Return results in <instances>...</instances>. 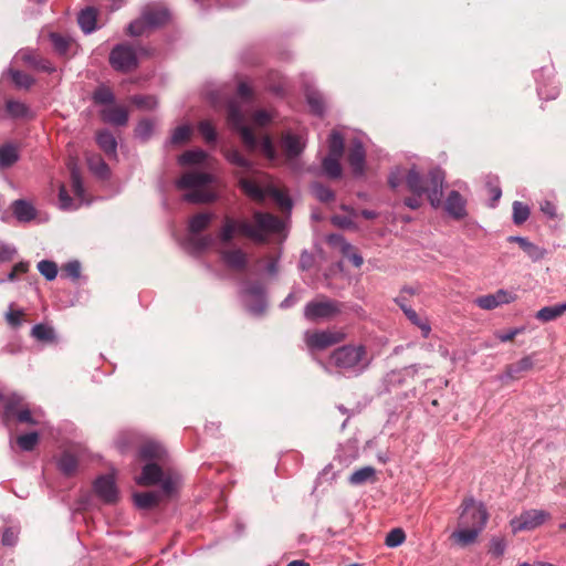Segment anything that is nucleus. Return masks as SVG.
Wrapping results in <instances>:
<instances>
[{
  "instance_id": "f257e3e1",
  "label": "nucleus",
  "mask_w": 566,
  "mask_h": 566,
  "mask_svg": "<svg viewBox=\"0 0 566 566\" xmlns=\"http://www.w3.org/2000/svg\"><path fill=\"white\" fill-rule=\"evenodd\" d=\"M458 514L457 528L449 539L460 548L476 544L490 518L488 507L473 496H465L458 507Z\"/></svg>"
},
{
  "instance_id": "f03ea898",
  "label": "nucleus",
  "mask_w": 566,
  "mask_h": 566,
  "mask_svg": "<svg viewBox=\"0 0 566 566\" xmlns=\"http://www.w3.org/2000/svg\"><path fill=\"white\" fill-rule=\"evenodd\" d=\"M405 178L408 190L413 193V197L406 198L403 201L408 208L419 209L422 195L427 196L432 208L437 209L442 205V188L446 179L443 170L433 168L426 178L412 166Z\"/></svg>"
},
{
  "instance_id": "7ed1b4c3",
  "label": "nucleus",
  "mask_w": 566,
  "mask_h": 566,
  "mask_svg": "<svg viewBox=\"0 0 566 566\" xmlns=\"http://www.w3.org/2000/svg\"><path fill=\"white\" fill-rule=\"evenodd\" d=\"M371 358L365 345H343L334 349L325 363H319L328 374L359 376L370 365Z\"/></svg>"
},
{
  "instance_id": "20e7f679",
  "label": "nucleus",
  "mask_w": 566,
  "mask_h": 566,
  "mask_svg": "<svg viewBox=\"0 0 566 566\" xmlns=\"http://www.w3.org/2000/svg\"><path fill=\"white\" fill-rule=\"evenodd\" d=\"M228 124L230 127L240 134L243 145L249 151L259 150L270 161H275L277 154L272 139L269 136H263L261 140L256 138L251 127L247 124V117L235 102H230L228 105Z\"/></svg>"
},
{
  "instance_id": "39448f33",
  "label": "nucleus",
  "mask_w": 566,
  "mask_h": 566,
  "mask_svg": "<svg viewBox=\"0 0 566 566\" xmlns=\"http://www.w3.org/2000/svg\"><path fill=\"white\" fill-rule=\"evenodd\" d=\"M224 156L230 164L241 169V171L238 172L239 185L244 193L253 200L262 201L268 189L264 190L259 185L262 176L259 171L254 170L252 163L243 157L237 149L226 150Z\"/></svg>"
},
{
  "instance_id": "423d86ee",
  "label": "nucleus",
  "mask_w": 566,
  "mask_h": 566,
  "mask_svg": "<svg viewBox=\"0 0 566 566\" xmlns=\"http://www.w3.org/2000/svg\"><path fill=\"white\" fill-rule=\"evenodd\" d=\"M212 182V176L202 171H188L184 174L176 182L177 188L186 189L184 200L191 203H203L214 200L216 195L208 189Z\"/></svg>"
},
{
  "instance_id": "0eeeda50",
  "label": "nucleus",
  "mask_w": 566,
  "mask_h": 566,
  "mask_svg": "<svg viewBox=\"0 0 566 566\" xmlns=\"http://www.w3.org/2000/svg\"><path fill=\"white\" fill-rule=\"evenodd\" d=\"M253 221H241L239 227L242 234L256 242H264L269 234H280L284 228L283 221L271 213L255 212Z\"/></svg>"
},
{
  "instance_id": "6e6552de",
  "label": "nucleus",
  "mask_w": 566,
  "mask_h": 566,
  "mask_svg": "<svg viewBox=\"0 0 566 566\" xmlns=\"http://www.w3.org/2000/svg\"><path fill=\"white\" fill-rule=\"evenodd\" d=\"M170 18L169 11L161 4H147L139 19L130 22L127 27V33L132 36H139L148 28H158L164 25Z\"/></svg>"
},
{
  "instance_id": "1a4fd4ad",
  "label": "nucleus",
  "mask_w": 566,
  "mask_h": 566,
  "mask_svg": "<svg viewBox=\"0 0 566 566\" xmlns=\"http://www.w3.org/2000/svg\"><path fill=\"white\" fill-rule=\"evenodd\" d=\"M340 312L342 304L338 301L321 295L305 305L304 317L308 322L318 323L331 321Z\"/></svg>"
},
{
  "instance_id": "9d476101",
  "label": "nucleus",
  "mask_w": 566,
  "mask_h": 566,
  "mask_svg": "<svg viewBox=\"0 0 566 566\" xmlns=\"http://www.w3.org/2000/svg\"><path fill=\"white\" fill-rule=\"evenodd\" d=\"M11 417H15L19 422L29 424H40L42 412L40 409L31 410L23 403V397L12 394L6 398L3 421L8 423Z\"/></svg>"
},
{
  "instance_id": "9b49d317",
  "label": "nucleus",
  "mask_w": 566,
  "mask_h": 566,
  "mask_svg": "<svg viewBox=\"0 0 566 566\" xmlns=\"http://www.w3.org/2000/svg\"><path fill=\"white\" fill-rule=\"evenodd\" d=\"M136 482L145 486L160 483L161 492L166 495H170L177 485V479L171 475L164 476L163 470L155 463L146 464Z\"/></svg>"
},
{
  "instance_id": "f8f14e48",
  "label": "nucleus",
  "mask_w": 566,
  "mask_h": 566,
  "mask_svg": "<svg viewBox=\"0 0 566 566\" xmlns=\"http://www.w3.org/2000/svg\"><path fill=\"white\" fill-rule=\"evenodd\" d=\"M138 60L135 49L126 43L117 44L109 54V64L119 72H128L137 66Z\"/></svg>"
},
{
  "instance_id": "ddd939ff",
  "label": "nucleus",
  "mask_w": 566,
  "mask_h": 566,
  "mask_svg": "<svg viewBox=\"0 0 566 566\" xmlns=\"http://www.w3.org/2000/svg\"><path fill=\"white\" fill-rule=\"evenodd\" d=\"M551 518V514L544 510H526L511 520L510 525L514 534L522 531H532Z\"/></svg>"
},
{
  "instance_id": "4468645a",
  "label": "nucleus",
  "mask_w": 566,
  "mask_h": 566,
  "mask_svg": "<svg viewBox=\"0 0 566 566\" xmlns=\"http://www.w3.org/2000/svg\"><path fill=\"white\" fill-rule=\"evenodd\" d=\"M212 219L213 214L211 213H198L190 219L189 230L193 234V237L191 238V244L197 250H203L213 244L214 238L212 235H196L202 230H205L210 224Z\"/></svg>"
},
{
  "instance_id": "2eb2a0df",
  "label": "nucleus",
  "mask_w": 566,
  "mask_h": 566,
  "mask_svg": "<svg viewBox=\"0 0 566 566\" xmlns=\"http://www.w3.org/2000/svg\"><path fill=\"white\" fill-rule=\"evenodd\" d=\"M344 338V333L332 331L306 332L304 335V340L307 347L312 350H323L329 346L340 343Z\"/></svg>"
},
{
  "instance_id": "dca6fc26",
  "label": "nucleus",
  "mask_w": 566,
  "mask_h": 566,
  "mask_svg": "<svg viewBox=\"0 0 566 566\" xmlns=\"http://www.w3.org/2000/svg\"><path fill=\"white\" fill-rule=\"evenodd\" d=\"M243 302L252 315H261L266 307L264 289L261 284H251L243 291Z\"/></svg>"
},
{
  "instance_id": "f3484780",
  "label": "nucleus",
  "mask_w": 566,
  "mask_h": 566,
  "mask_svg": "<svg viewBox=\"0 0 566 566\" xmlns=\"http://www.w3.org/2000/svg\"><path fill=\"white\" fill-rule=\"evenodd\" d=\"M516 296L506 290H497L493 294L480 296L475 300V304L482 310H494L501 305L514 302Z\"/></svg>"
},
{
  "instance_id": "a211bd4d",
  "label": "nucleus",
  "mask_w": 566,
  "mask_h": 566,
  "mask_svg": "<svg viewBox=\"0 0 566 566\" xmlns=\"http://www.w3.org/2000/svg\"><path fill=\"white\" fill-rule=\"evenodd\" d=\"M446 212L455 220L467 217V199L457 190H451L444 201Z\"/></svg>"
},
{
  "instance_id": "6ab92c4d",
  "label": "nucleus",
  "mask_w": 566,
  "mask_h": 566,
  "mask_svg": "<svg viewBox=\"0 0 566 566\" xmlns=\"http://www.w3.org/2000/svg\"><path fill=\"white\" fill-rule=\"evenodd\" d=\"M94 490L107 503L115 502L117 499V489L112 475L99 476L94 483Z\"/></svg>"
},
{
  "instance_id": "aec40b11",
  "label": "nucleus",
  "mask_w": 566,
  "mask_h": 566,
  "mask_svg": "<svg viewBox=\"0 0 566 566\" xmlns=\"http://www.w3.org/2000/svg\"><path fill=\"white\" fill-rule=\"evenodd\" d=\"M365 149L359 139H354L352 142L349 153H348V163L353 169L354 175L361 176L365 171Z\"/></svg>"
},
{
  "instance_id": "412c9836",
  "label": "nucleus",
  "mask_w": 566,
  "mask_h": 566,
  "mask_svg": "<svg viewBox=\"0 0 566 566\" xmlns=\"http://www.w3.org/2000/svg\"><path fill=\"white\" fill-rule=\"evenodd\" d=\"M281 144L289 158L298 156L305 147L304 138L301 135H294L292 133L284 134Z\"/></svg>"
},
{
  "instance_id": "4be33fe9",
  "label": "nucleus",
  "mask_w": 566,
  "mask_h": 566,
  "mask_svg": "<svg viewBox=\"0 0 566 566\" xmlns=\"http://www.w3.org/2000/svg\"><path fill=\"white\" fill-rule=\"evenodd\" d=\"M102 119L106 123L123 126L128 120V113L122 106L109 105L102 109L101 112Z\"/></svg>"
},
{
  "instance_id": "5701e85b",
  "label": "nucleus",
  "mask_w": 566,
  "mask_h": 566,
  "mask_svg": "<svg viewBox=\"0 0 566 566\" xmlns=\"http://www.w3.org/2000/svg\"><path fill=\"white\" fill-rule=\"evenodd\" d=\"M12 212L18 221L29 222L36 216L34 207L27 200L18 199L11 205Z\"/></svg>"
},
{
  "instance_id": "b1692460",
  "label": "nucleus",
  "mask_w": 566,
  "mask_h": 566,
  "mask_svg": "<svg viewBox=\"0 0 566 566\" xmlns=\"http://www.w3.org/2000/svg\"><path fill=\"white\" fill-rule=\"evenodd\" d=\"M97 14V10L93 7H87L78 13L77 22L85 34H90L96 30Z\"/></svg>"
},
{
  "instance_id": "393cba45",
  "label": "nucleus",
  "mask_w": 566,
  "mask_h": 566,
  "mask_svg": "<svg viewBox=\"0 0 566 566\" xmlns=\"http://www.w3.org/2000/svg\"><path fill=\"white\" fill-rule=\"evenodd\" d=\"M221 256L223 262L233 270H243L247 265V255L241 249L224 250Z\"/></svg>"
},
{
  "instance_id": "a878e982",
  "label": "nucleus",
  "mask_w": 566,
  "mask_h": 566,
  "mask_svg": "<svg viewBox=\"0 0 566 566\" xmlns=\"http://www.w3.org/2000/svg\"><path fill=\"white\" fill-rule=\"evenodd\" d=\"M96 142L99 148L108 156H117V142L114 135L108 130H102L96 135Z\"/></svg>"
},
{
  "instance_id": "bb28decb",
  "label": "nucleus",
  "mask_w": 566,
  "mask_h": 566,
  "mask_svg": "<svg viewBox=\"0 0 566 566\" xmlns=\"http://www.w3.org/2000/svg\"><path fill=\"white\" fill-rule=\"evenodd\" d=\"M565 312H566V302L555 304L552 306H545V307L541 308L539 311H537V313L535 314V317L543 323H547V322H551V321H554V319L560 317Z\"/></svg>"
},
{
  "instance_id": "cd10ccee",
  "label": "nucleus",
  "mask_w": 566,
  "mask_h": 566,
  "mask_svg": "<svg viewBox=\"0 0 566 566\" xmlns=\"http://www.w3.org/2000/svg\"><path fill=\"white\" fill-rule=\"evenodd\" d=\"M164 455V447L160 443L154 441L145 442L139 450V457L143 460H161Z\"/></svg>"
},
{
  "instance_id": "c85d7f7f",
  "label": "nucleus",
  "mask_w": 566,
  "mask_h": 566,
  "mask_svg": "<svg viewBox=\"0 0 566 566\" xmlns=\"http://www.w3.org/2000/svg\"><path fill=\"white\" fill-rule=\"evenodd\" d=\"M376 475L375 468L367 465L364 468H360L352 473V475L348 478V482L352 485H361L369 481H374Z\"/></svg>"
},
{
  "instance_id": "c756f323",
  "label": "nucleus",
  "mask_w": 566,
  "mask_h": 566,
  "mask_svg": "<svg viewBox=\"0 0 566 566\" xmlns=\"http://www.w3.org/2000/svg\"><path fill=\"white\" fill-rule=\"evenodd\" d=\"M340 158L342 157L327 155L323 159L322 167H323L324 174L328 178L336 179L342 176V167H340V163H339Z\"/></svg>"
},
{
  "instance_id": "7c9ffc66",
  "label": "nucleus",
  "mask_w": 566,
  "mask_h": 566,
  "mask_svg": "<svg viewBox=\"0 0 566 566\" xmlns=\"http://www.w3.org/2000/svg\"><path fill=\"white\" fill-rule=\"evenodd\" d=\"M78 459L71 451H64L59 461L57 467L66 475L73 474L77 469Z\"/></svg>"
},
{
  "instance_id": "2f4dec72",
  "label": "nucleus",
  "mask_w": 566,
  "mask_h": 566,
  "mask_svg": "<svg viewBox=\"0 0 566 566\" xmlns=\"http://www.w3.org/2000/svg\"><path fill=\"white\" fill-rule=\"evenodd\" d=\"M403 314L407 318L417 327L420 328L423 337H428L431 332V326L426 317H420L419 314L413 308H403Z\"/></svg>"
},
{
  "instance_id": "473e14b6",
  "label": "nucleus",
  "mask_w": 566,
  "mask_h": 566,
  "mask_svg": "<svg viewBox=\"0 0 566 566\" xmlns=\"http://www.w3.org/2000/svg\"><path fill=\"white\" fill-rule=\"evenodd\" d=\"M19 159L18 149L12 144H6L0 147V168H8Z\"/></svg>"
},
{
  "instance_id": "72a5a7b5",
  "label": "nucleus",
  "mask_w": 566,
  "mask_h": 566,
  "mask_svg": "<svg viewBox=\"0 0 566 566\" xmlns=\"http://www.w3.org/2000/svg\"><path fill=\"white\" fill-rule=\"evenodd\" d=\"M135 504L140 509H150L158 504L160 494L158 492H143L134 495Z\"/></svg>"
},
{
  "instance_id": "f704fd0d",
  "label": "nucleus",
  "mask_w": 566,
  "mask_h": 566,
  "mask_svg": "<svg viewBox=\"0 0 566 566\" xmlns=\"http://www.w3.org/2000/svg\"><path fill=\"white\" fill-rule=\"evenodd\" d=\"M240 222L241 221H234L233 219L228 218V217L226 218L224 223L219 233V238H220L221 242L228 243L233 239L235 232L241 233V230L239 227Z\"/></svg>"
},
{
  "instance_id": "c9c22d12",
  "label": "nucleus",
  "mask_w": 566,
  "mask_h": 566,
  "mask_svg": "<svg viewBox=\"0 0 566 566\" xmlns=\"http://www.w3.org/2000/svg\"><path fill=\"white\" fill-rule=\"evenodd\" d=\"M50 39L54 50L60 55H66L73 45V40L70 36H64L59 33H51Z\"/></svg>"
},
{
  "instance_id": "e433bc0d",
  "label": "nucleus",
  "mask_w": 566,
  "mask_h": 566,
  "mask_svg": "<svg viewBox=\"0 0 566 566\" xmlns=\"http://www.w3.org/2000/svg\"><path fill=\"white\" fill-rule=\"evenodd\" d=\"M532 367H533L532 358L524 357L521 360H518L517 363L507 366L505 375L507 378L514 379V378H517L518 374H521L523 371H527Z\"/></svg>"
},
{
  "instance_id": "4c0bfd02",
  "label": "nucleus",
  "mask_w": 566,
  "mask_h": 566,
  "mask_svg": "<svg viewBox=\"0 0 566 566\" xmlns=\"http://www.w3.org/2000/svg\"><path fill=\"white\" fill-rule=\"evenodd\" d=\"M88 167L99 178H107L109 176V168L99 156H91L87 158Z\"/></svg>"
},
{
  "instance_id": "58836bf2",
  "label": "nucleus",
  "mask_w": 566,
  "mask_h": 566,
  "mask_svg": "<svg viewBox=\"0 0 566 566\" xmlns=\"http://www.w3.org/2000/svg\"><path fill=\"white\" fill-rule=\"evenodd\" d=\"M328 150H329L328 151L329 156H336V157L343 156L344 139H343V136L336 130H333L329 135Z\"/></svg>"
},
{
  "instance_id": "ea45409f",
  "label": "nucleus",
  "mask_w": 566,
  "mask_h": 566,
  "mask_svg": "<svg viewBox=\"0 0 566 566\" xmlns=\"http://www.w3.org/2000/svg\"><path fill=\"white\" fill-rule=\"evenodd\" d=\"M307 104L311 111L316 115H323L325 103L321 93L316 91H308L306 94Z\"/></svg>"
},
{
  "instance_id": "a19ab883",
  "label": "nucleus",
  "mask_w": 566,
  "mask_h": 566,
  "mask_svg": "<svg viewBox=\"0 0 566 566\" xmlns=\"http://www.w3.org/2000/svg\"><path fill=\"white\" fill-rule=\"evenodd\" d=\"M207 153L201 149H195V150H188L184 153L180 158L179 163L181 165H197L201 164L206 160Z\"/></svg>"
},
{
  "instance_id": "79ce46f5",
  "label": "nucleus",
  "mask_w": 566,
  "mask_h": 566,
  "mask_svg": "<svg viewBox=\"0 0 566 566\" xmlns=\"http://www.w3.org/2000/svg\"><path fill=\"white\" fill-rule=\"evenodd\" d=\"M39 442L38 432H29L17 438V443L22 451H32Z\"/></svg>"
},
{
  "instance_id": "37998d69",
  "label": "nucleus",
  "mask_w": 566,
  "mask_h": 566,
  "mask_svg": "<svg viewBox=\"0 0 566 566\" xmlns=\"http://www.w3.org/2000/svg\"><path fill=\"white\" fill-rule=\"evenodd\" d=\"M9 73L13 83L20 88H30L35 82V80L27 73L15 70H9Z\"/></svg>"
},
{
  "instance_id": "c03bdc74",
  "label": "nucleus",
  "mask_w": 566,
  "mask_h": 566,
  "mask_svg": "<svg viewBox=\"0 0 566 566\" xmlns=\"http://www.w3.org/2000/svg\"><path fill=\"white\" fill-rule=\"evenodd\" d=\"M154 129H155V123L153 120L143 119L138 123V125L135 129V135L140 140L146 142L149 139V137L154 133Z\"/></svg>"
},
{
  "instance_id": "a18cd8bd",
  "label": "nucleus",
  "mask_w": 566,
  "mask_h": 566,
  "mask_svg": "<svg viewBox=\"0 0 566 566\" xmlns=\"http://www.w3.org/2000/svg\"><path fill=\"white\" fill-rule=\"evenodd\" d=\"M530 217V208L521 201L513 202V222L515 224L524 223Z\"/></svg>"
},
{
  "instance_id": "49530a36",
  "label": "nucleus",
  "mask_w": 566,
  "mask_h": 566,
  "mask_svg": "<svg viewBox=\"0 0 566 566\" xmlns=\"http://www.w3.org/2000/svg\"><path fill=\"white\" fill-rule=\"evenodd\" d=\"M70 170H71L72 190L81 203L83 201V196H84V188H83L82 179H81L80 172L75 166L70 167Z\"/></svg>"
},
{
  "instance_id": "de8ad7c7",
  "label": "nucleus",
  "mask_w": 566,
  "mask_h": 566,
  "mask_svg": "<svg viewBox=\"0 0 566 566\" xmlns=\"http://www.w3.org/2000/svg\"><path fill=\"white\" fill-rule=\"evenodd\" d=\"M312 192L322 202H329L335 198L333 190L319 182L312 186Z\"/></svg>"
},
{
  "instance_id": "09e8293b",
  "label": "nucleus",
  "mask_w": 566,
  "mask_h": 566,
  "mask_svg": "<svg viewBox=\"0 0 566 566\" xmlns=\"http://www.w3.org/2000/svg\"><path fill=\"white\" fill-rule=\"evenodd\" d=\"M94 102L97 104L112 105L114 102L113 92L106 86H99L96 88L93 95Z\"/></svg>"
},
{
  "instance_id": "8fccbe9b",
  "label": "nucleus",
  "mask_w": 566,
  "mask_h": 566,
  "mask_svg": "<svg viewBox=\"0 0 566 566\" xmlns=\"http://www.w3.org/2000/svg\"><path fill=\"white\" fill-rule=\"evenodd\" d=\"M268 192L283 210H290L292 208V200L282 190L271 187L268 189Z\"/></svg>"
},
{
  "instance_id": "3c124183",
  "label": "nucleus",
  "mask_w": 566,
  "mask_h": 566,
  "mask_svg": "<svg viewBox=\"0 0 566 566\" xmlns=\"http://www.w3.org/2000/svg\"><path fill=\"white\" fill-rule=\"evenodd\" d=\"M31 334L34 338L39 340H53L54 338V331L53 328L44 325V324H36L32 327Z\"/></svg>"
},
{
  "instance_id": "603ef678",
  "label": "nucleus",
  "mask_w": 566,
  "mask_h": 566,
  "mask_svg": "<svg viewBox=\"0 0 566 566\" xmlns=\"http://www.w3.org/2000/svg\"><path fill=\"white\" fill-rule=\"evenodd\" d=\"M39 272L49 281H52L57 275V266L54 262L42 260L38 263Z\"/></svg>"
},
{
  "instance_id": "864d4df0",
  "label": "nucleus",
  "mask_w": 566,
  "mask_h": 566,
  "mask_svg": "<svg viewBox=\"0 0 566 566\" xmlns=\"http://www.w3.org/2000/svg\"><path fill=\"white\" fill-rule=\"evenodd\" d=\"M59 205L62 210H75L80 207L67 193L65 186L62 185L59 191Z\"/></svg>"
},
{
  "instance_id": "5fc2aeb1",
  "label": "nucleus",
  "mask_w": 566,
  "mask_h": 566,
  "mask_svg": "<svg viewBox=\"0 0 566 566\" xmlns=\"http://www.w3.org/2000/svg\"><path fill=\"white\" fill-rule=\"evenodd\" d=\"M405 532L401 528H394L387 534L385 544L388 547H398L405 542Z\"/></svg>"
},
{
  "instance_id": "6e6d98bb",
  "label": "nucleus",
  "mask_w": 566,
  "mask_h": 566,
  "mask_svg": "<svg viewBox=\"0 0 566 566\" xmlns=\"http://www.w3.org/2000/svg\"><path fill=\"white\" fill-rule=\"evenodd\" d=\"M28 107L25 104L19 101H8L7 102V112L15 118L25 117L28 115Z\"/></svg>"
},
{
  "instance_id": "4d7b16f0",
  "label": "nucleus",
  "mask_w": 566,
  "mask_h": 566,
  "mask_svg": "<svg viewBox=\"0 0 566 566\" xmlns=\"http://www.w3.org/2000/svg\"><path fill=\"white\" fill-rule=\"evenodd\" d=\"M191 135V127L189 125L178 126L170 137L171 144H182L189 139Z\"/></svg>"
},
{
  "instance_id": "13d9d810",
  "label": "nucleus",
  "mask_w": 566,
  "mask_h": 566,
  "mask_svg": "<svg viewBox=\"0 0 566 566\" xmlns=\"http://www.w3.org/2000/svg\"><path fill=\"white\" fill-rule=\"evenodd\" d=\"M198 130L207 143H214L217 139L216 129L209 120H201Z\"/></svg>"
},
{
  "instance_id": "bf43d9fd",
  "label": "nucleus",
  "mask_w": 566,
  "mask_h": 566,
  "mask_svg": "<svg viewBox=\"0 0 566 566\" xmlns=\"http://www.w3.org/2000/svg\"><path fill=\"white\" fill-rule=\"evenodd\" d=\"M132 102L143 109H153L157 106V99L154 96L136 95L132 98Z\"/></svg>"
},
{
  "instance_id": "052dcab7",
  "label": "nucleus",
  "mask_w": 566,
  "mask_h": 566,
  "mask_svg": "<svg viewBox=\"0 0 566 566\" xmlns=\"http://www.w3.org/2000/svg\"><path fill=\"white\" fill-rule=\"evenodd\" d=\"M63 273L73 280H76L81 275V264L78 261H71L63 266Z\"/></svg>"
},
{
  "instance_id": "680f3d73",
  "label": "nucleus",
  "mask_w": 566,
  "mask_h": 566,
  "mask_svg": "<svg viewBox=\"0 0 566 566\" xmlns=\"http://www.w3.org/2000/svg\"><path fill=\"white\" fill-rule=\"evenodd\" d=\"M525 253L532 261L537 262L544 259V256L546 255V250L532 242L531 245L527 247Z\"/></svg>"
},
{
  "instance_id": "e2e57ef3",
  "label": "nucleus",
  "mask_w": 566,
  "mask_h": 566,
  "mask_svg": "<svg viewBox=\"0 0 566 566\" xmlns=\"http://www.w3.org/2000/svg\"><path fill=\"white\" fill-rule=\"evenodd\" d=\"M273 115L264 109L256 111L253 114V122L255 125L263 127L272 120Z\"/></svg>"
},
{
  "instance_id": "0e129e2a",
  "label": "nucleus",
  "mask_w": 566,
  "mask_h": 566,
  "mask_svg": "<svg viewBox=\"0 0 566 566\" xmlns=\"http://www.w3.org/2000/svg\"><path fill=\"white\" fill-rule=\"evenodd\" d=\"M18 59H20L21 61H23L24 63H27L28 65L30 66H34L36 60H38V55L31 51V50H21L19 53H18Z\"/></svg>"
},
{
  "instance_id": "69168bd1",
  "label": "nucleus",
  "mask_w": 566,
  "mask_h": 566,
  "mask_svg": "<svg viewBox=\"0 0 566 566\" xmlns=\"http://www.w3.org/2000/svg\"><path fill=\"white\" fill-rule=\"evenodd\" d=\"M23 315V312L20 310H12V306H10V310L6 314L7 322L11 326H19L21 324V316Z\"/></svg>"
},
{
  "instance_id": "338daca9",
  "label": "nucleus",
  "mask_w": 566,
  "mask_h": 566,
  "mask_svg": "<svg viewBox=\"0 0 566 566\" xmlns=\"http://www.w3.org/2000/svg\"><path fill=\"white\" fill-rule=\"evenodd\" d=\"M403 179V172L402 169L397 167L395 170L390 172L388 182L392 189H396Z\"/></svg>"
},
{
  "instance_id": "774afa93",
  "label": "nucleus",
  "mask_w": 566,
  "mask_h": 566,
  "mask_svg": "<svg viewBox=\"0 0 566 566\" xmlns=\"http://www.w3.org/2000/svg\"><path fill=\"white\" fill-rule=\"evenodd\" d=\"M33 69L46 73H53L55 71V66L46 59L38 57Z\"/></svg>"
}]
</instances>
